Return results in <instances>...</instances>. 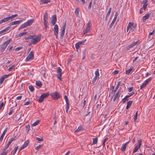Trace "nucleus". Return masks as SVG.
<instances>
[{
    "label": "nucleus",
    "mask_w": 155,
    "mask_h": 155,
    "mask_svg": "<svg viewBox=\"0 0 155 155\" xmlns=\"http://www.w3.org/2000/svg\"><path fill=\"white\" fill-rule=\"evenodd\" d=\"M18 146H16L15 147V149H14V151H13V153H12V154L13 155H15V153H16V152L17 151V150L18 149Z\"/></svg>",
    "instance_id": "obj_37"
},
{
    "label": "nucleus",
    "mask_w": 155,
    "mask_h": 155,
    "mask_svg": "<svg viewBox=\"0 0 155 155\" xmlns=\"http://www.w3.org/2000/svg\"><path fill=\"white\" fill-rule=\"evenodd\" d=\"M15 137H12L10 139V140H9V141H10V142L11 143H12L13 141L15 140Z\"/></svg>",
    "instance_id": "obj_58"
},
{
    "label": "nucleus",
    "mask_w": 155,
    "mask_h": 155,
    "mask_svg": "<svg viewBox=\"0 0 155 155\" xmlns=\"http://www.w3.org/2000/svg\"><path fill=\"white\" fill-rule=\"evenodd\" d=\"M42 146V145H39V146L36 147L35 148V149L36 150H38L39 149H40L41 148V146Z\"/></svg>",
    "instance_id": "obj_56"
},
{
    "label": "nucleus",
    "mask_w": 155,
    "mask_h": 155,
    "mask_svg": "<svg viewBox=\"0 0 155 155\" xmlns=\"http://www.w3.org/2000/svg\"><path fill=\"white\" fill-rule=\"evenodd\" d=\"M92 6V2H91L89 3V6H88V9H91Z\"/></svg>",
    "instance_id": "obj_59"
},
{
    "label": "nucleus",
    "mask_w": 155,
    "mask_h": 155,
    "mask_svg": "<svg viewBox=\"0 0 155 155\" xmlns=\"http://www.w3.org/2000/svg\"><path fill=\"white\" fill-rule=\"evenodd\" d=\"M30 129V126L29 125L26 126V130L28 132L29 131Z\"/></svg>",
    "instance_id": "obj_51"
},
{
    "label": "nucleus",
    "mask_w": 155,
    "mask_h": 155,
    "mask_svg": "<svg viewBox=\"0 0 155 155\" xmlns=\"http://www.w3.org/2000/svg\"><path fill=\"white\" fill-rule=\"evenodd\" d=\"M65 32L61 31V33L60 35V38L61 39H62L64 35Z\"/></svg>",
    "instance_id": "obj_43"
},
{
    "label": "nucleus",
    "mask_w": 155,
    "mask_h": 155,
    "mask_svg": "<svg viewBox=\"0 0 155 155\" xmlns=\"http://www.w3.org/2000/svg\"><path fill=\"white\" fill-rule=\"evenodd\" d=\"M35 84L37 86H38L40 87H41L42 86V84L41 83V82L39 81H36V82Z\"/></svg>",
    "instance_id": "obj_20"
},
{
    "label": "nucleus",
    "mask_w": 155,
    "mask_h": 155,
    "mask_svg": "<svg viewBox=\"0 0 155 155\" xmlns=\"http://www.w3.org/2000/svg\"><path fill=\"white\" fill-rule=\"evenodd\" d=\"M11 143L10 142V141H9L8 143L5 146V147L4 149H3V150H6L9 147V145Z\"/></svg>",
    "instance_id": "obj_29"
},
{
    "label": "nucleus",
    "mask_w": 155,
    "mask_h": 155,
    "mask_svg": "<svg viewBox=\"0 0 155 155\" xmlns=\"http://www.w3.org/2000/svg\"><path fill=\"white\" fill-rule=\"evenodd\" d=\"M8 129V128H6L3 131L0 137V141L1 142H2V140L3 139V137L5 136V133H6L7 130Z\"/></svg>",
    "instance_id": "obj_13"
},
{
    "label": "nucleus",
    "mask_w": 155,
    "mask_h": 155,
    "mask_svg": "<svg viewBox=\"0 0 155 155\" xmlns=\"http://www.w3.org/2000/svg\"><path fill=\"white\" fill-rule=\"evenodd\" d=\"M142 141L141 140H138V145H137L134 148L133 151V153H134L136 152L138 149L140 148V146L141 144Z\"/></svg>",
    "instance_id": "obj_10"
},
{
    "label": "nucleus",
    "mask_w": 155,
    "mask_h": 155,
    "mask_svg": "<svg viewBox=\"0 0 155 155\" xmlns=\"http://www.w3.org/2000/svg\"><path fill=\"white\" fill-rule=\"evenodd\" d=\"M147 2L148 0H144L143 1V2L144 3V4L143 7L142 8H143V9L144 10H145L147 8V4H146V3Z\"/></svg>",
    "instance_id": "obj_15"
},
{
    "label": "nucleus",
    "mask_w": 155,
    "mask_h": 155,
    "mask_svg": "<svg viewBox=\"0 0 155 155\" xmlns=\"http://www.w3.org/2000/svg\"><path fill=\"white\" fill-rule=\"evenodd\" d=\"M57 21V17L55 15H54L51 16V23L52 26L54 25V34L56 36V38H58V26L57 25H55Z\"/></svg>",
    "instance_id": "obj_1"
},
{
    "label": "nucleus",
    "mask_w": 155,
    "mask_h": 155,
    "mask_svg": "<svg viewBox=\"0 0 155 155\" xmlns=\"http://www.w3.org/2000/svg\"><path fill=\"white\" fill-rule=\"evenodd\" d=\"M18 16V15L17 14H15L14 15H12L11 16L8 17L9 20H10L12 18H13L16 17Z\"/></svg>",
    "instance_id": "obj_31"
},
{
    "label": "nucleus",
    "mask_w": 155,
    "mask_h": 155,
    "mask_svg": "<svg viewBox=\"0 0 155 155\" xmlns=\"http://www.w3.org/2000/svg\"><path fill=\"white\" fill-rule=\"evenodd\" d=\"M121 84V82L120 81H119L117 83V84L116 87L115 88V90L114 91V93H115V92L117 91V89H118L120 85Z\"/></svg>",
    "instance_id": "obj_19"
},
{
    "label": "nucleus",
    "mask_w": 155,
    "mask_h": 155,
    "mask_svg": "<svg viewBox=\"0 0 155 155\" xmlns=\"http://www.w3.org/2000/svg\"><path fill=\"white\" fill-rule=\"evenodd\" d=\"M28 88H29V89L32 92L34 91V87H33V86L32 85H31L29 86Z\"/></svg>",
    "instance_id": "obj_36"
},
{
    "label": "nucleus",
    "mask_w": 155,
    "mask_h": 155,
    "mask_svg": "<svg viewBox=\"0 0 155 155\" xmlns=\"http://www.w3.org/2000/svg\"><path fill=\"white\" fill-rule=\"evenodd\" d=\"M12 41V39L10 38L8 40L6 41L1 46V52H3L6 48L7 47L8 45Z\"/></svg>",
    "instance_id": "obj_4"
},
{
    "label": "nucleus",
    "mask_w": 155,
    "mask_h": 155,
    "mask_svg": "<svg viewBox=\"0 0 155 155\" xmlns=\"http://www.w3.org/2000/svg\"><path fill=\"white\" fill-rule=\"evenodd\" d=\"M97 77H94V78L92 80V84H94L95 83V82L97 80Z\"/></svg>",
    "instance_id": "obj_48"
},
{
    "label": "nucleus",
    "mask_w": 155,
    "mask_h": 155,
    "mask_svg": "<svg viewBox=\"0 0 155 155\" xmlns=\"http://www.w3.org/2000/svg\"><path fill=\"white\" fill-rule=\"evenodd\" d=\"M151 80L152 78H149L147 79L146 80H145L144 82L147 85L148 84V83L151 81Z\"/></svg>",
    "instance_id": "obj_23"
},
{
    "label": "nucleus",
    "mask_w": 155,
    "mask_h": 155,
    "mask_svg": "<svg viewBox=\"0 0 155 155\" xmlns=\"http://www.w3.org/2000/svg\"><path fill=\"white\" fill-rule=\"evenodd\" d=\"M132 102H133V101H129L127 102V105L130 107L131 106V105H132Z\"/></svg>",
    "instance_id": "obj_49"
},
{
    "label": "nucleus",
    "mask_w": 155,
    "mask_h": 155,
    "mask_svg": "<svg viewBox=\"0 0 155 155\" xmlns=\"http://www.w3.org/2000/svg\"><path fill=\"white\" fill-rule=\"evenodd\" d=\"M40 120H38L35 122L32 125V126L35 127L40 122Z\"/></svg>",
    "instance_id": "obj_26"
},
{
    "label": "nucleus",
    "mask_w": 155,
    "mask_h": 155,
    "mask_svg": "<svg viewBox=\"0 0 155 155\" xmlns=\"http://www.w3.org/2000/svg\"><path fill=\"white\" fill-rule=\"evenodd\" d=\"M134 24L133 23L130 22L128 23L127 26L130 28Z\"/></svg>",
    "instance_id": "obj_47"
},
{
    "label": "nucleus",
    "mask_w": 155,
    "mask_h": 155,
    "mask_svg": "<svg viewBox=\"0 0 155 155\" xmlns=\"http://www.w3.org/2000/svg\"><path fill=\"white\" fill-rule=\"evenodd\" d=\"M126 147L127 146L125 145V144H122L121 150L122 151H124L126 150Z\"/></svg>",
    "instance_id": "obj_25"
},
{
    "label": "nucleus",
    "mask_w": 155,
    "mask_h": 155,
    "mask_svg": "<svg viewBox=\"0 0 155 155\" xmlns=\"http://www.w3.org/2000/svg\"><path fill=\"white\" fill-rule=\"evenodd\" d=\"M48 14L47 12H45L44 15V24L45 26V31H46L48 26L49 25L48 22Z\"/></svg>",
    "instance_id": "obj_3"
},
{
    "label": "nucleus",
    "mask_w": 155,
    "mask_h": 155,
    "mask_svg": "<svg viewBox=\"0 0 155 155\" xmlns=\"http://www.w3.org/2000/svg\"><path fill=\"white\" fill-rule=\"evenodd\" d=\"M34 58V52L33 51H31L28 55L26 58V61H28L32 60Z\"/></svg>",
    "instance_id": "obj_7"
},
{
    "label": "nucleus",
    "mask_w": 155,
    "mask_h": 155,
    "mask_svg": "<svg viewBox=\"0 0 155 155\" xmlns=\"http://www.w3.org/2000/svg\"><path fill=\"white\" fill-rule=\"evenodd\" d=\"M8 150L5 151L4 150H3L2 152L1 153L0 155H6L8 153Z\"/></svg>",
    "instance_id": "obj_32"
},
{
    "label": "nucleus",
    "mask_w": 155,
    "mask_h": 155,
    "mask_svg": "<svg viewBox=\"0 0 155 155\" xmlns=\"http://www.w3.org/2000/svg\"><path fill=\"white\" fill-rule=\"evenodd\" d=\"M22 21V20H18L17 21H14L12 22H11L10 25H19L20 23Z\"/></svg>",
    "instance_id": "obj_14"
},
{
    "label": "nucleus",
    "mask_w": 155,
    "mask_h": 155,
    "mask_svg": "<svg viewBox=\"0 0 155 155\" xmlns=\"http://www.w3.org/2000/svg\"><path fill=\"white\" fill-rule=\"evenodd\" d=\"M150 13H147L146 15L144 16L142 18V21L143 22H145L147 19H148L150 17Z\"/></svg>",
    "instance_id": "obj_11"
},
{
    "label": "nucleus",
    "mask_w": 155,
    "mask_h": 155,
    "mask_svg": "<svg viewBox=\"0 0 155 155\" xmlns=\"http://www.w3.org/2000/svg\"><path fill=\"white\" fill-rule=\"evenodd\" d=\"M10 28V26H8L5 29L0 31V34H2V33L7 31L8 30V29Z\"/></svg>",
    "instance_id": "obj_17"
},
{
    "label": "nucleus",
    "mask_w": 155,
    "mask_h": 155,
    "mask_svg": "<svg viewBox=\"0 0 155 155\" xmlns=\"http://www.w3.org/2000/svg\"><path fill=\"white\" fill-rule=\"evenodd\" d=\"M97 142V138H95L93 139V143L92 144H96Z\"/></svg>",
    "instance_id": "obj_38"
},
{
    "label": "nucleus",
    "mask_w": 155,
    "mask_h": 155,
    "mask_svg": "<svg viewBox=\"0 0 155 155\" xmlns=\"http://www.w3.org/2000/svg\"><path fill=\"white\" fill-rule=\"evenodd\" d=\"M134 92H133L132 93L130 94L129 95H127V96H128V98H129L133 96L134 94Z\"/></svg>",
    "instance_id": "obj_60"
},
{
    "label": "nucleus",
    "mask_w": 155,
    "mask_h": 155,
    "mask_svg": "<svg viewBox=\"0 0 155 155\" xmlns=\"http://www.w3.org/2000/svg\"><path fill=\"white\" fill-rule=\"evenodd\" d=\"M95 77H98L99 76V70L98 69H97L96 70L95 72Z\"/></svg>",
    "instance_id": "obj_28"
},
{
    "label": "nucleus",
    "mask_w": 155,
    "mask_h": 155,
    "mask_svg": "<svg viewBox=\"0 0 155 155\" xmlns=\"http://www.w3.org/2000/svg\"><path fill=\"white\" fill-rule=\"evenodd\" d=\"M108 140V138H106L105 139H104V141L103 143V147H104V146H105V142L107 141Z\"/></svg>",
    "instance_id": "obj_46"
},
{
    "label": "nucleus",
    "mask_w": 155,
    "mask_h": 155,
    "mask_svg": "<svg viewBox=\"0 0 155 155\" xmlns=\"http://www.w3.org/2000/svg\"><path fill=\"white\" fill-rule=\"evenodd\" d=\"M25 146H24V145H23L22 146H21V147L20 148H19V151H20L21 150H22V149H24V148H25Z\"/></svg>",
    "instance_id": "obj_62"
},
{
    "label": "nucleus",
    "mask_w": 155,
    "mask_h": 155,
    "mask_svg": "<svg viewBox=\"0 0 155 155\" xmlns=\"http://www.w3.org/2000/svg\"><path fill=\"white\" fill-rule=\"evenodd\" d=\"M15 65H13L11 67H9L8 69V71H11L12 69H13V68L15 67Z\"/></svg>",
    "instance_id": "obj_54"
},
{
    "label": "nucleus",
    "mask_w": 155,
    "mask_h": 155,
    "mask_svg": "<svg viewBox=\"0 0 155 155\" xmlns=\"http://www.w3.org/2000/svg\"><path fill=\"white\" fill-rule=\"evenodd\" d=\"M64 99L66 101V104L69 103L68 99L66 95H65L64 96Z\"/></svg>",
    "instance_id": "obj_45"
},
{
    "label": "nucleus",
    "mask_w": 155,
    "mask_h": 155,
    "mask_svg": "<svg viewBox=\"0 0 155 155\" xmlns=\"http://www.w3.org/2000/svg\"><path fill=\"white\" fill-rule=\"evenodd\" d=\"M80 45L79 43H78V42L77 43L75 44V48L76 49H78L79 48Z\"/></svg>",
    "instance_id": "obj_52"
},
{
    "label": "nucleus",
    "mask_w": 155,
    "mask_h": 155,
    "mask_svg": "<svg viewBox=\"0 0 155 155\" xmlns=\"http://www.w3.org/2000/svg\"><path fill=\"white\" fill-rule=\"evenodd\" d=\"M29 143V141L28 140H27L23 144V145H24L26 147L28 145V144Z\"/></svg>",
    "instance_id": "obj_44"
},
{
    "label": "nucleus",
    "mask_w": 155,
    "mask_h": 155,
    "mask_svg": "<svg viewBox=\"0 0 155 155\" xmlns=\"http://www.w3.org/2000/svg\"><path fill=\"white\" fill-rule=\"evenodd\" d=\"M119 71L118 70H115L113 72V74H117L119 73Z\"/></svg>",
    "instance_id": "obj_64"
},
{
    "label": "nucleus",
    "mask_w": 155,
    "mask_h": 155,
    "mask_svg": "<svg viewBox=\"0 0 155 155\" xmlns=\"http://www.w3.org/2000/svg\"><path fill=\"white\" fill-rule=\"evenodd\" d=\"M22 48V47H19L16 48L15 49V50L16 51H18L20 50V49H21Z\"/></svg>",
    "instance_id": "obj_57"
},
{
    "label": "nucleus",
    "mask_w": 155,
    "mask_h": 155,
    "mask_svg": "<svg viewBox=\"0 0 155 155\" xmlns=\"http://www.w3.org/2000/svg\"><path fill=\"white\" fill-rule=\"evenodd\" d=\"M49 95V94L48 92L43 94L40 96L39 99L38 100V102L40 103L42 102L44 99L48 97Z\"/></svg>",
    "instance_id": "obj_6"
},
{
    "label": "nucleus",
    "mask_w": 155,
    "mask_h": 155,
    "mask_svg": "<svg viewBox=\"0 0 155 155\" xmlns=\"http://www.w3.org/2000/svg\"><path fill=\"white\" fill-rule=\"evenodd\" d=\"M66 112L67 113H68V110L69 108V104L67 103L66 104Z\"/></svg>",
    "instance_id": "obj_41"
},
{
    "label": "nucleus",
    "mask_w": 155,
    "mask_h": 155,
    "mask_svg": "<svg viewBox=\"0 0 155 155\" xmlns=\"http://www.w3.org/2000/svg\"><path fill=\"white\" fill-rule=\"evenodd\" d=\"M9 75H5L2 76L0 78V84H1L2 83L4 82V80L5 78H7Z\"/></svg>",
    "instance_id": "obj_12"
},
{
    "label": "nucleus",
    "mask_w": 155,
    "mask_h": 155,
    "mask_svg": "<svg viewBox=\"0 0 155 155\" xmlns=\"http://www.w3.org/2000/svg\"><path fill=\"white\" fill-rule=\"evenodd\" d=\"M3 20L4 22H6L8 21L9 20L8 17L5 18L3 19Z\"/></svg>",
    "instance_id": "obj_50"
},
{
    "label": "nucleus",
    "mask_w": 155,
    "mask_h": 155,
    "mask_svg": "<svg viewBox=\"0 0 155 155\" xmlns=\"http://www.w3.org/2000/svg\"><path fill=\"white\" fill-rule=\"evenodd\" d=\"M86 41V39L80 42H78V43H79L80 45H82Z\"/></svg>",
    "instance_id": "obj_53"
},
{
    "label": "nucleus",
    "mask_w": 155,
    "mask_h": 155,
    "mask_svg": "<svg viewBox=\"0 0 155 155\" xmlns=\"http://www.w3.org/2000/svg\"><path fill=\"white\" fill-rule=\"evenodd\" d=\"M27 33V32L20 33L18 35V37H20L23 36Z\"/></svg>",
    "instance_id": "obj_33"
},
{
    "label": "nucleus",
    "mask_w": 155,
    "mask_h": 155,
    "mask_svg": "<svg viewBox=\"0 0 155 155\" xmlns=\"http://www.w3.org/2000/svg\"><path fill=\"white\" fill-rule=\"evenodd\" d=\"M136 28V25H133L130 28V29L128 34H129L130 32H133L135 30Z\"/></svg>",
    "instance_id": "obj_18"
},
{
    "label": "nucleus",
    "mask_w": 155,
    "mask_h": 155,
    "mask_svg": "<svg viewBox=\"0 0 155 155\" xmlns=\"http://www.w3.org/2000/svg\"><path fill=\"white\" fill-rule=\"evenodd\" d=\"M36 140L38 141H42L43 140L42 138H40L38 137H36Z\"/></svg>",
    "instance_id": "obj_63"
},
{
    "label": "nucleus",
    "mask_w": 155,
    "mask_h": 155,
    "mask_svg": "<svg viewBox=\"0 0 155 155\" xmlns=\"http://www.w3.org/2000/svg\"><path fill=\"white\" fill-rule=\"evenodd\" d=\"M33 38H35V35H29L28 37H26L25 38L26 40H32Z\"/></svg>",
    "instance_id": "obj_21"
},
{
    "label": "nucleus",
    "mask_w": 155,
    "mask_h": 155,
    "mask_svg": "<svg viewBox=\"0 0 155 155\" xmlns=\"http://www.w3.org/2000/svg\"><path fill=\"white\" fill-rule=\"evenodd\" d=\"M75 13L77 16L78 15L79 13V10L78 8H76Z\"/></svg>",
    "instance_id": "obj_42"
},
{
    "label": "nucleus",
    "mask_w": 155,
    "mask_h": 155,
    "mask_svg": "<svg viewBox=\"0 0 155 155\" xmlns=\"http://www.w3.org/2000/svg\"><path fill=\"white\" fill-rule=\"evenodd\" d=\"M41 72L43 74L44 78H46V77L45 76V71L42 70V71H41Z\"/></svg>",
    "instance_id": "obj_55"
},
{
    "label": "nucleus",
    "mask_w": 155,
    "mask_h": 155,
    "mask_svg": "<svg viewBox=\"0 0 155 155\" xmlns=\"http://www.w3.org/2000/svg\"><path fill=\"white\" fill-rule=\"evenodd\" d=\"M90 31V28L87 27L84 30L83 32L84 34H86L87 33H88Z\"/></svg>",
    "instance_id": "obj_22"
},
{
    "label": "nucleus",
    "mask_w": 155,
    "mask_h": 155,
    "mask_svg": "<svg viewBox=\"0 0 155 155\" xmlns=\"http://www.w3.org/2000/svg\"><path fill=\"white\" fill-rule=\"evenodd\" d=\"M128 97L127 95L122 100V101L123 103H124L126 102V101L128 100L127 99Z\"/></svg>",
    "instance_id": "obj_35"
},
{
    "label": "nucleus",
    "mask_w": 155,
    "mask_h": 155,
    "mask_svg": "<svg viewBox=\"0 0 155 155\" xmlns=\"http://www.w3.org/2000/svg\"><path fill=\"white\" fill-rule=\"evenodd\" d=\"M50 2L49 0H41V2L42 4H46Z\"/></svg>",
    "instance_id": "obj_30"
},
{
    "label": "nucleus",
    "mask_w": 155,
    "mask_h": 155,
    "mask_svg": "<svg viewBox=\"0 0 155 155\" xmlns=\"http://www.w3.org/2000/svg\"><path fill=\"white\" fill-rule=\"evenodd\" d=\"M53 99L57 100L60 98V94L57 92H55L50 94Z\"/></svg>",
    "instance_id": "obj_5"
},
{
    "label": "nucleus",
    "mask_w": 155,
    "mask_h": 155,
    "mask_svg": "<svg viewBox=\"0 0 155 155\" xmlns=\"http://www.w3.org/2000/svg\"><path fill=\"white\" fill-rule=\"evenodd\" d=\"M133 89V87H130L128 88V91L129 92H131Z\"/></svg>",
    "instance_id": "obj_61"
},
{
    "label": "nucleus",
    "mask_w": 155,
    "mask_h": 155,
    "mask_svg": "<svg viewBox=\"0 0 155 155\" xmlns=\"http://www.w3.org/2000/svg\"><path fill=\"white\" fill-rule=\"evenodd\" d=\"M147 85L144 82L140 86V89H142L143 88H144Z\"/></svg>",
    "instance_id": "obj_40"
},
{
    "label": "nucleus",
    "mask_w": 155,
    "mask_h": 155,
    "mask_svg": "<svg viewBox=\"0 0 155 155\" xmlns=\"http://www.w3.org/2000/svg\"><path fill=\"white\" fill-rule=\"evenodd\" d=\"M61 71L62 70L60 68V67H58V69L57 70V75H58V77L57 78L58 79H59L60 81L61 80L62 78H61Z\"/></svg>",
    "instance_id": "obj_9"
},
{
    "label": "nucleus",
    "mask_w": 155,
    "mask_h": 155,
    "mask_svg": "<svg viewBox=\"0 0 155 155\" xmlns=\"http://www.w3.org/2000/svg\"><path fill=\"white\" fill-rule=\"evenodd\" d=\"M116 18L114 17V18L113 19V21H112L111 23L110 24V26L111 27V26H113V25L114 24V22L116 21Z\"/></svg>",
    "instance_id": "obj_39"
},
{
    "label": "nucleus",
    "mask_w": 155,
    "mask_h": 155,
    "mask_svg": "<svg viewBox=\"0 0 155 155\" xmlns=\"http://www.w3.org/2000/svg\"><path fill=\"white\" fill-rule=\"evenodd\" d=\"M33 21L34 20L33 19H31L28 20L27 21L25 22L24 23L20 25L18 28V30H20L22 28H23L28 26L31 25L33 23Z\"/></svg>",
    "instance_id": "obj_2"
},
{
    "label": "nucleus",
    "mask_w": 155,
    "mask_h": 155,
    "mask_svg": "<svg viewBox=\"0 0 155 155\" xmlns=\"http://www.w3.org/2000/svg\"><path fill=\"white\" fill-rule=\"evenodd\" d=\"M40 40V37L38 36L36 37L35 36V38H33L31 40V42L32 44L35 45L39 42Z\"/></svg>",
    "instance_id": "obj_8"
},
{
    "label": "nucleus",
    "mask_w": 155,
    "mask_h": 155,
    "mask_svg": "<svg viewBox=\"0 0 155 155\" xmlns=\"http://www.w3.org/2000/svg\"><path fill=\"white\" fill-rule=\"evenodd\" d=\"M120 94L116 93L115 95V96L113 99V101H115L117 99H118L120 96Z\"/></svg>",
    "instance_id": "obj_16"
},
{
    "label": "nucleus",
    "mask_w": 155,
    "mask_h": 155,
    "mask_svg": "<svg viewBox=\"0 0 155 155\" xmlns=\"http://www.w3.org/2000/svg\"><path fill=\"white\" fill-rule=\"evenodd\" d=\"M83 128L82 126H79L78 129L75 130V132H78L83 130Z\"/></svg>",
    "instance_id": "obj_24"
},
{
    "label": "nucleus",
    "mask_w": 155,
    "mask_h": 155,
    "mask_svg": "<svg viewBox=\"0 0 155 155\" xmlns=\"http://www.w3.org/2000/svg\"><path fill=\"white\" fill-rule=\"evenodd\" d=\"M133 68L132 67L130 68L129 69L126 71V74H129L130 72L133 70Z\"/></svg>",
    "instance_id": "obj_27"
},
{
    "label": "nucleus",
    "mask_w": 155,
    "mask_h": 155,
    "mask_svg": "<svg viewBox=\"0 0 155 155\" xmlns=\"http://www.w3.org/2000/svg\"><path fill=\"white\" fill-rule=\"evenodd\" d=\"M92 24L91 22V21L90 20L88 21L87 25V27L90 28Z\"/></svg>",
    "instance_id": "obj_34"
}]
</instances>
